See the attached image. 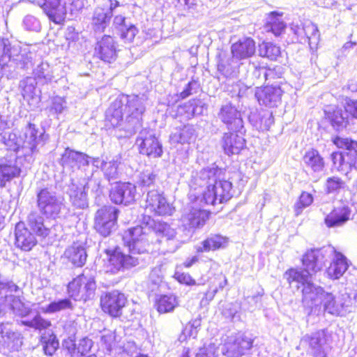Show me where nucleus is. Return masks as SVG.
I'll list each match as a JSON object with an SVG mask.
<instances>
[{
    "instance_id": "1",
    "label": "nucleus",
    "mask_w": 357,
    "mask_h": 357,
    "mask_svg": "<svg viewBox=\"0 0 357 357\" xmlns=\"http://www.w3.org/2000/svg\"><path fill=\"white\" fill-rule=\"evenodd\" d=\"M176 235L174 229L164 222L155 221L150 217L141 225L130 228L123 237L130 254L126 255L116 248L110 255L107 272L116 273L139 264L135 254L153 252L151 245L160 243L164 238L172 239Z\"/></svg>"
},
{
    "instance_id": "2",
    "label": "nucleus",
    "mask_w": 357,
    "mask_h": 357,
    "mask_svg": "<svg viewBox=\"0 0 357 357\" xmlns=\"http://www.w3.org/2000/svg\"><path fill=\"white\" fill-rule=\"evenodd\" d=\"M147 100L144 93L119 95L105 112L106 122L124 131V137L134 135L142 127V116Z\"/></svg>"
},
{
    "instance_id": "3",
    "label": "nucleus",
    "mask_w": 357,
    "mask_h": 357,
    "mask_svg": "<svg viewBox=\"0 0 357 357\" xmlns=\"http://www.w3.org/2000/svg\"><path fill=\"white\" fill-rule=\"evenodd\" d=\"M221 170L217 167H206L199 172H193L190 181L192 190L204 188L201 202L215 206L228 201L232 197V184L227 180H220Z\"/></svg>"
},
{
    "instance_id": "4",
    "label": "nucleus",
    "mask_w": 357,
    "mask_h": 357,
    "mask_svg": "<svg viewBox=\"0 0 357 357\" xmlns=\"http://www.w3.org/2000/svg\"><path fill=\"white\" fill-rule=\"evenodd\" d=\"M334 252V248L330 245L321 248L308 250L303 256L302 271L289 270L284 277L289 284V288L297 290H323L322 287H316L312 282V275L321 270L328 258Z\"/></svg>"
},
{
    "instance_id": "5",
    "label": "nucleus",
    "mask_w": 357,
    "mask_h": 357,
    "mask_svg": "<svg viewBox=\"0 0 357 357\" xmlns=\"http://www.w3.org/2000/svg\"><path fill=\"white\" fill-rule=\"evenodd\" d=\"M36 54L22 49L18 43L12 44L0 37V73L8 78L17 76V68L29 70L35 65Z\"/></svg>"
},
{
    "instance_id": "6",
    "label": "nucleus",
    "mask_w": 357,
    "mask_h": 357,
    "mask_svg": "<svg viewBox=\"0 0 357 357\" xmlns=\"http://www.w3.org/2000/svg\"><path fill=\"white\" fill-rule=\"evenodd\" d=\"M46 140L45 131L38 130L36 126L31 123H29L26 129L24 138L10 132L0 134V142L7 149L16 153L22 151V155L29 162L34 160L33 155L38 152V149L45 144Z\"/></svg>"
},
{
    "instance_id": "7",
    "label": "nucleus",
    "mask_w": 357,
    "mask_h": 357,
    "mask_svg": "<svg viewBox=\"0 0 357 357\" xmlns=\"http://www.w3.org/2000/svg\"><path fill=\"white\" fill-rule=\"evenodd\" d=\"M333 142L337 147L344 150L331 154L333 167L345 173L352 169L357 170V142L337 136L333 139Z\"/></svg>"
},
{
    "instance_id": "8",
    "label": "nucleus",
    "mask_w": 357,
    "mask_h": 357,
    "mask_svg": "<svg viewBox=\"0 0 357 357\" xmlns=\"http://www.w3.org/2000/svg\"><path fill=\"white\" fill-rule=\"evenodd\" d=\"M331 341L332 333L327 328H323L305 334L301 343L307 346V351L312 357H328Z\"/></svg>"
},
{
    "instance_id": "9",
    "label": "nucleus",
    "mask_w": 357,
    "mask_h": 357,
    "mask_svg": "<svg viewBox=\"0 0 357 357\" xmlns=\"http://www.w3.org/2000/svg\"><path fill=\"white\" fill-rule=\"evenodd\" d=\"M36 201L40 213L47 218H58L64 206L61 199L51 188L39 189L36 193Z\"/></svg>"
},
{
    "instance_id": "10",
    "label": "nucleus",
    "mask_w": 357,
    "mask_h": 357,
    "mask_svg": "<svg viewBox=\"0 0 357 357\" xmlns=\"http://www.w3.org/2000/svg\"><path fill=\"white\" fill-rule=\"evenodd\" d=\"M119 210L112 206L99 208L94 216V229L103 237L111 235L117 228Z\"/></svg>"
},
{
    "instance_id": "11",
    "label": "nucleus",
    "mask_w": 357,
    "mask_h": 357,
    "mask_svg": "<svg viewBox=\"0 0 357 357\" xmlns=\"http://www.w3.org/2000/svg\"><path fill=\"white\" fill-rule=\"evenodd\" d=\"M126 303L127 298L121 291H105L100 297L102 311L114 318L121 316Z\"/></svg>"
},
{
    "instance_id": "12",
    "label": "nucleus",
    "mask_w": 357,
    "mask_h": 357,
    "mask_svg": "<svg viewBox=\"0 0 357 357\" xmlns=\"http://www.w3.org/2000/svg\"><path fill=\"white\" fill-rule=\"evenodd\" d=\"M139 152L153 158H159L162 154V147L153 132L150 130H142L137 138Z\"/></svg>"
},
{
    "instance_id": "13",
    "label": "nucleus",
    "mask_w": 357,
    "mask_h": 357,
    "mask_svg": "<svg viewBox=\"0 0 357 357\" xmlns=\"http://www.w3.org/2000/svg\"><path fill=\"white\" fill-rule=\"evenodd\" d=\"M303 299L310 298L311 299L315 297L321 301L324 310L333 315L338 316L340 314L344 307L343 303L339 298L334 296L329 291H302Z\"/></svg>"
},
{
    "instance_id": "14",
    "label": "nucleus",
    "mask_w": 357,
    "mask_h": 357,
    "mask_svg": "<svg viewBox=\"0 0 357 357\" xmlns=\"http://www.w3.org/2000/svg\"><path fill=\"white\" fill-rule=\"evenodd\" d=\"M22 344L21 334L13 330L11 324H0V346L3 354L18 351Z\"/></svg>"
},
{
    "instance_id": "15",
    "label": "nucleus",
    "mask_w": 357,
    "mask_h": 357,
    "mask_svg": "<svg viewBox=\"0 0 357 357\" xmlns=\"http://www.w3.org/2000/svg\"><path fill=\"white\" fill-rule=\"evenodd\" d=\"M136 195V186L130 182L116 183L109 192V198L113 203L125 206L134 203Z\"/></svg>"
},
{
    "instance_id": "16",
    "label": "nucleus",
    "mask_w": 357,
    "mask_h": 357,
    "mask_svg": "<svg viewBox=\"0 0 357 357\" xmlns=\"http://www.w3.org/2000/svg\"><path fill=\"white\" fill-rule=\"evenodd\" d=\"M220 120L227 126L228 130L243 133V122L241 112L230 102L222 105L218 113Z\"/></svg>"
},
{
    "instance_id": "17",
    "label": "nucleus",
    "mask_w": 357,
    "mask_h": 357,
    "mask_svg": "<svg viewBox=\"0 0 357 357\" xmlns=\"http://www.w3.org/2000/svg\"><path fill=\"white\" fill-rule=\"evenodd\" d=\"M210 215L209 211L198 208L184 209L181 217L182 227L188 231H193L204 227Z\"/></svg>"
},
{
    "instance_id": "18",
    "label": "nucleus",
    "mask_w": 357,
    "mask_h": 357,
    "mask_svg": "<svg viewBox=\"0 0 357 357\" xmlns=\"http://www.w3.org/2000/svg\"><path fill=\"white\" fill-rule=\"evenodd\" d=\"M146 208L158 215H171L174 208L164 197L155 190H149L146 199Z\"/></svg>"
},
{
    "instance_id": "19",
    "label": "nucleus",
    "mask_w": 357,
    "mask_h": 357,
    "mask_svg": "<svg viewBox=\"0 0 357 357\" xmlns=\"http://www.w3.org/2000/svg\"><path fill=\"white\" fill-rule=\"evenodd\" d=\"M93 158L84 153L77 151L70 148H66L62 153L59 163L63 169L74 172L82 167L89 165V159Z\"/></svg>"
},
{
    "instance_id": "20",
    "label": "nucleus",
    "mask_w": 357,
    "mask_h": 357,
    "mask_svg": "<svg viewBox=\"0 0 357 357\" xmlns=\"http://www.w3.org/2000/svg\"><path fill=\"white\" fill-rule=\"evenodd\" d=\"M8 291H0V312L7 309L22 317L28 316L31 310L24 303L22 302L20 296L8 294Z\"/></svg>"
},
{
    "instance_id": "21",
    "label": "nucleus",
    "mask_w": 357,
    "mask_h": 357,
    "mask_svg": "<svg viewBox=\"0 0 357 357\" xmlns=\"http://www.w3.org/2000/svg\"><path fill=\"white\" fill-rule=\"evenodd\" d=\"M43 8L49 18L55 23L62 22L67 14L65 6L61 4L60 0H28Z\"/></svg>"
},
{
    "instance_id": "22",
    "label": "nucleus",
    "mask_w": 357,
    "mask_h": 357,
    "mask_svg": "<svg viewBox=\"0 0 357 357\" xmlns=\"http://www.w3.org/2000/svg\"><path fill=\"white\" fill-rule=\"evenodd\" d=\"M116 44L114 38L105 35L98 41L95 47V54L105 63H112L117 57Z\"/></svg>"
},
{
    "instance_id": "23",
    "label": "nucleus",
    "mask_w": 357,
    "mask_h": 357,
    "mask_svg": "<svg viewBox=\"0 0 357 357\" xmlns=\"http://www.w3.org/2000/svg\"><path fill=\"white\" fill-rule=\"evenodd\" d=\"M325 118L330 123L332 128L337 132L347 128L349 124V114L336 106L330 105L324 109Z\"/></svg>"
},
{
    "instance_id": "24",
    "label": "nucleus",
    "mask_w": 357,
    "mask_h": 357,
    "mask_svg": "<svg viewBox=\"0 0 357 357\" xmlns=\"http://www.w3.org/2000/svg\"><path fill=\"white\" fill-rule=\"evenodd\" d=\"M93 166L98 169H100L103 172L105 178L108 181H115L119 178V165L120 161L117 157L109 158H93L91 160Z\"/></svg>"
},
{
    "instance_id": "25",
    "label": "nucleus",
    "mask_w": 357,
    "mask_h": 357,
    "mask_svg": "<svg viewBox=\"0 0 357 357\" xmlns=\"http://www.w3.org/2000/svg\"><path fill=\"white\" fill-rule=\"evenodd\" d=\"M15 245L24 251H30L37 243L35 235L22 222L15 225Z\"/></svg>"
},
{
    "instance_id": "26",
    "label": "nucleus",
    "mask_w": 357,
    "mask_h": 357,
    "mask_svg": "<svg viewBox=\"0 0 357 357\" xmlns=\"http://www.w3.org/2000/svg\"><path fill=\"white\" fill-rule=\"evenodd\" d=\"M282 91L278 85L271 84L255 93V96L260 105L267 107H277L281 101Z\"/></svg>"
},
{
    "instance_id": "27",
    "label": "nucleus",
    "mask_w": 357,
    "mask_h": 357,
    "mask_svg": "<svg viewBox=\"0 0 357 357\" xmlns=\"http://www.w3.org/2000/svg\"><path fill=\"white\" fill-rule=\"evenodd\" d=\"M238 133L240 132L230 130L229 132H225L222 138V148L225 153L228 155L238 154L245 146V140Z\"/></svg>"
},
{
    "instance_id": "28",
    "label": "nucleus",
    "mask_w": 357,
    "mask_h": 357,
    "mask_svg": "<svg viewBox=\"0 0 357 357\" xmlns=\"http://www.w3.org/2000/svg\"><path fill=\"white\" fill-rule=\"evenodd\" d=\"M17 156L13 155L8 160L2 158L0 160V187L4 188L7 182L20 176L21 169L17 165Z\"/></svg>"
},
{
    "instance_id": "29",
    "label": "nucleus",
    "mask_w": 357,
    "mask_h": 357,
    "mask_svg": "<svg viewBox=\"0 0 357 357\" xmlns=\"http://www.w3.org/2000/svg\"><path fill=\"white\" fill-rule=\"evenodd\" d=\"M255 42L249 37L239 39L231 46V54L240 61L252 56L255 53Z\"/></svg>"
},
{
    "instance_id": "30",
    "label": "nucleus",
    "mask_w": 357,
    "mask_h": 357,
    "mask_svg": "<svg viewBox=\"0 0 357 357\" xmlns=\"http://www.w3.org/2000/svg\"><path fill=\"white\" fill-rule=\"evenodd\" d=\"M351 214V209L347 205H341L335 207L328 214L324 219L325 224L328 227H341L349 219Z\"/></svg>"
},
{
    "instance_id": "31",
    "label": "nucleus",
    "mask_w": 357,
    "mask_h": 357,
    "mask_svg": "<svg viewBox=\"0 0 357 357\" xmlns=\"http://www.w3.org/2000/svg\"><path fill=\"white\" fill-rule=\"evenodd\" d=\"M304 167L313 174L318 176L325 169V162L324 158L319 152L314 149H311L305 152L303 157Z\"/></svg>"
},
{
    "instance_id": "32",
    "label": "nucleus",
    "mask_w": 357,
    "mask_h": 357,
    "mask_svg": "<svg viewBox=\"0 0 357 357\" xmlns=\"http://www.w3.org/2000/svg\"><path fill=\"white\" fill-rule=\"evenodd\" d=\"M70 201L73 206L84 209L88 207V198L86 185L72 183L68 190Z\"/></svg>"
},
{
    "instance_id": "33",
    "label": "nucleus",
    "mask_w": 357,
    "mask_h": 357,
    "mask_svg": "<svg viewBox=\"0 0 357 357\" xmlns=\"http://www.w3.org/2000/svg\"><path fill=\"white\" fill-rule=\"evenodd\" d=\"M333 255H335L333 263L326 270L327 275L333 279L341 277L349 267L347 259L342 253L336 252L334 249Z\"/></svg>"
},
{
    "instance_id": "34",
    "label": "nucleus",
    "mask_w": 357,
    "mask_h": 357,
    "mask_svg": "<svg viewBox=\"0 0 357 357\" xmlns=\"http://www.w3.org/2000/svg\"><path fill=\"white\" fill-rule=\"evenodd\" d=\"M68 259L75 266H83L86 261L87 254L84 246L79 244H73L68 248L64 253Z\"/></svg>"
},
{
    "instance_id": "35",
    "label": "nucleus",
    "mask_w": 357,
    "mask_h": 357,
    "mask_svg": "<svg viewBox=\"0 0 357 357\" xmlns=\"http://www.w3.org/2000/svg\"><path fill=\"white\" fill-rule=\"evenodd\" d=\"M177 305V298L172 294H157L155 296L154 306L160 314L170 312Z\"/></svg>"
},
{
    "instance_id": "36",
    "label": "nucleus",
    "mask_w": 357,
    "mask_h": 357,
    "mask_svg": "<svg viewBox=\"0 0 357 357\" xmlns=\"http://www.w3.org/2000/svg\"><path fill=\"white\" fill-rule=\"evenodd\" d=\"M27 222L37 236L45 238L50 234V229L44 225V218L39 213L31 212L27 217Z\"/></svg>"
},
{
    "instance_id": "37",
    "label": "nucleus",
    "mask_w": 357,
    "mask_h": 357,
    "mask_svg": "<svg viewBox=\"0 0 357 357\" xmlns=\"http://www.w3.org/2000/svg\"><path fill=\"white\" fill-rule=\"evenodd\" d=\"M113 14L110 10L103 8H97L94 10L92 17V25L96 31H104L109 24Z\"/></svg>"
},
{
    "instance_id": "38",
    "label": "nucleus",
    "mask_w": 357,
    "mask_h": 357,
    "mask_svg": "<svg viewBox=\"0 0 357 357\" xmlns=\"http://www.w3.org/2000/svg\"><path fill=\"white\" fill-rule=\"evenodd\" d=\"M33 78L43 84L51 82L54 77L53 68L45 61H40L33 68Z\"/></svg>"
},
{
    "instance_id": "39",
    "label": "nucleus",
    "mask_w": 357,
    "mask_h": 357,
    "mask_svg": "<svg viewBox=\"0 0 357 357\" xmlns=\"http://www.w3.org/2000/svg\"><path fill=\"white\" fill-rule=\"evenodd\" d=\"M96 284L91 275L82 273L69 282L68 290H96Z\"/></svg>"
},
{
    "instance_id": "40",
    "label": "nucleus",
    "mask_w": 357,
    "mask_h": 357,
    "mask_svg": "<svg viewBox=\"0 0 357 357\" xmlns=\"http://www.w3.org/2000/svg\"><path fill=\"white\" fill-rule=\"evenodd\" d=\"M196 138V131L192 125L184 126L181 129H177L170 135V139L173 143L190 144Z\"/></svg>"
},
{
    "instance_id": "41",
    "label": "nucleus",
    "mask_w": 357,
    "mask_h": 357,
    "mask_svg": "<svg viewBox=\"0 0 357 357\" xmlns=\"http://www.w3.org/2000/svg\"><path fill=\"white\" fill-rule=\"evenodd\" d=\"M40 342L44 354L47 356H53L59 347V341L52 331L43 333L40 335Z\"/></svg>"
},
{
    "instance_id": "42",
    "label": "nucleus",
    "mask_w": 357,
    "mask_h": 357,
    "mask_svg": "<svg viewBox=\"0 0 357 357\" xmlns=\"http://www.w3.org/2000/svg\"><path fill=\"white\" fill-rule=\"evenodd\" d=\"M238 59L231 56L226 59H220L218 63V70L226 77H236L240 66Z\"/></svg>"
},
{
    "instance_id": "43",
    "label": "nucleus",
    "mask_w": 357,
    "mask_h": 357,
    "mask_svg": "<svg viewBox=\"0 0 357 357\" xmlns=\"http://www.w3.org/2000/svg\"><path fill=\"white\" fill-rule=\"evenodd\" d=\"M227 243L225 237L218 235L211 234L206 240L202 242V245L197 247L198 252H209L223 248Z\"/></svg>"
},
{
    "instance_id": "44",
    "label": "nucleus",
    "mask_w": 357,
    "mask_h": 357,
    "mask_svg": "<svg viewBox=\"0 0 357 357\" xmlns=\"http://www.w3.org/2000/svg\"><path fill=\"white\" fill-rule=\"evenodd\" d=\"M159 181L158 174L151 169H146L137 176V183L142 188H151L157 186Z\"/></svg>"
},
{
    "instance_id": "45",
    "label": "nucleus",
    "mask_w": 357,
    "mask_h": 357,
    "mask_svg": "<svg viewBox=\"0 0 357 357\" xmlns=\"http://www.w3.org/2000/svg\"><path fill=\"white\" fill-rule=\"evenodd\" d=\"M286 25L278 17L275 12H272L267 19L265 29L267 31H271L275 36H279L284 31Z\"/></svg>"
},
{
    "instance_id": "46",
    "label": "nucleus",
    "mask_w": 357,
    "mask_h": 357,
    "mask_svg": "<svg viewBox=\"0 0 357 357\" xmlns=\"http://www.w3.org/2000/svg\"><path fill=\"white\" fill-rule=\"evenodd\" d=\"M72 308L73 303L71 300L64 298L50 302L43 308V312L45 313H55L63 310Z\"/></svg>"
},
{
    "instance_id": "47",
    "label": "nucleus",
    "mask_w": 357,
    "mask_h": 357,
    "mask_svg": "<svg viewBox=\"0 0 357 357\" xmlns=\"http://www.w3.org/2000/svg\"><path fill=\"white\" fill-rule=\"evenodd\" d=\"M37 81L33 77H26L20 82L22 95L24 98H33L36 95Z\"/></svg>"
},
{
    "instance_id": "48",
    "label": "nucleus",
    "mask_w": 357,
    "mask_h": 357,
    "mask_svg": "<svg viewBox=\"0 0 357 357\" xmlns=\"http://www.w3.org/2000/svg\"><path fill=\"white\" fill-rule=\"evenodd\" d=\"M259 54L275 61L280 55V48L272 43H264L259 46Z\"/></svg>"
},
{
    "instance_id": "49",
    "label": "nucleus",
    "mask_w": 357,
    "mask_h": 357,
    "mask_svg": "<svg viewBox=\"0 0 357 357\" xmlns=\"http://www.w3.org/2000/svg\"><path fill=\"white\" fill-rule=\"evenodd\" d=\"M24 326L33 328L37 330H45L51 326V321L44 319L40 314H36L31 319L22 321Z\"/></svg>"
},
{
    "instance_id": "50",
    "label": "nucleus",
    "mask_w": 357,
    "mask_h": 357,
    "mask_svg": "<svg viewBox=\"0 0 357 357\" xmlns=\"http://www.w3.org/2000/svg\"><path fill=\"white\" fill-rule=\"evenodd\" d=\"M234 337L243 356L248 354L253 347L254 339L252 336L245 333H238Z\"/></svg>"
},
{
    "instance_id": "51",
    "label": "nucleus",
    "mask_w": 357,
    "mask_h": 357,
    "mask_svg": "<svg viewBox=\"0 0 357 357\" xmlns=\"http://www.w3.org/2000/svg\"><path fill=\"white\" fill-rule=\"evenodd\" d=\"M222 354L227 357H241L243 354L235 337L226 342L222 348Z\"/></svg>"
},
{
    "instance_id": "52",
    "label": "nucleus",
    "mask_w": 357,
    "mask_h": 357,
    "mask_svg": "<svg viewBox=\"0 0 357 357\" xmlns=\"http://www.w3.org/2000/svg\"><path fill=\"white\" fill-rule=\"evenodd\" d=\"M223 316L233 322L240 321V305L238 303L226 305L222 311Z\"/></svg>"
},
{
    "instance_id": "53",
    "label": "nucleus",
    "mask_w": 357,
    "mask_h": 357,
    "mask_svg": "<svg viewBox=\"0 0 357 357\" xmlns=\"http://www.w3.org/2000/svg\"><path fill=\"white\" fill-rule=\"evenodd\" d=\"M77 344L74 337H68L62 341V351L69 357H79Z\"/></svg>"
},
{
    "instance_id": "54",
    "label": "nucleus",
    "mask_w": 357,
    "mask_h": 357,
    "mask_svg": "<svg viewBox=\"0 0 357 357\" xmlns=\"http://www.w3.org/2000/svg\"><path fill=\"white\" fill-rule=\"evenodd\" d=\"M312 202V195L308 192H303L299 197V200L294 205L296 215H300L303 209L309 206Z\"/></svg>"
},
{
    "instance_id": "55",
    "label": "nucleus",
    "mask_w": 357,
    "mask_h": 357,
    "mask_svg": "<svg viewBox=\"0 0 357 357\" xmlns=\"http://www.w3.org/2000/svg\"><path fill=\"white\" fill-rule=\"evenodd\" d=\"M159 270H153L149 275V284L151 290L155 289H165L167 288V284L162 281V278L159 275Z\"/></svg>"
},
{
    "instance_id": "56",
    "label": "nucleus",
    "mask_w": 357,
    "mask_h": 357,
    "mask_svg": "<svg viewBox=\"0 0 357 357\" xmlns=\"http://www.w3.org/2000/svg\"><path fill=\"white\" fill-rule=\"evenodd\" d=\"M184 107L188 108V116L201 115L203 113L204 104L200 100H191L188 102V104H185Z\"/></svg>"
},
{
    "instance_id": "57",
    "label": "nucleus",
    "mask_w": 357,
    "mask_h": 357,
    "mask_svg": "<svg viewBox=\"0 0 357 357\" xmlns=\"http://www.w3.org/2000/svg\"><path fill=\"white\" fill-rule=\"evenodd\" d=\"M303 31L310 43H317L319 39V31L316 24L310 23L303 28Z\"/></svg>"
},
{
    "instance_id": "58",
    "label": "nucleus",
    "mask_w": 357,
    "mask_h": 357,
    "mask_svg": "<svg viewBox=\"0 0 357 357\" xmlns=\"http://www.w3.org/2000/svg\"><path fill=\"white\" fill-rule=\"evenodd\" d=\"M266 66H254L252 76L255 79L254 84H262L266 82Z\"/></svg>"
},
{
    "instance_id": "59",
    "label": "nucleus",
    "mask_w": 357,
    "mask_h": 357,
    "mask_svg": "<svg viewBox=\"0 0 357 357\" xmlns=\"http://www.w3.org/2000/svg\"><path fill=\"white\" fill-rule=\"evenodd\" d=\"M344 181L335 176L330 177L326 181V189L328 193L337 192L341 188H344Z\"/></svg>"
},
{
    "instance_id": "60",
    "label": "nucleus",
    "mask_w": 357,
    "mask_h": 357,
    "mask_svg": "<svg viewBox=\"0 0 357 357\" xmlns=\"http://www.w3.org/2000/svg\"><path fill=\"white\" fill-rule=\"evenodd\" d=\"M138 32V29L136 26L130 23L126 26H123L119 31L120 36L122 39L127 42H132L135 38L136 34Z\"/></svg>"
},
{
    "instance_id": "61",
    "label": "nucleus",
    "mask_w": 357,
    "mask_h": 357,
    "mask_svg": "<svg viewBox=\"0 0 357 357\" xmlns=\"http://www.w3.org/2000/svg\"><path fill=\"white\" fill-rule=\"evenodd\" d=\"M61 4L65 6L67 11L69 10L71 15L82 10L84 6V0H60Z\"/></svg>"
},
{
    "instance_id": "62",
    "label": "nucleus",
    "mask_w": 357,
    "mask_h": 357,
    "mask_svg": "<svg viewBox=\"0 0 357 357\" xmlns=\"http://www.w3.org/2000/svg\"><path fill=\"white\" fill-rule=\"evenodd\" d=\"M66 109V102L61 97H55L52 99L50 111L52 114H59L63 113Z\"/></svg>"
},
{
    "instance_id": "63",
    "label": "nucleus",
    "mask_w": 357,
    "mask_h": 357,
    "mask_svg": "<svg viewBox=\"0 0 357 357\" xmlns=\"http://www.w3.org/2000/svg\"><path fill=\"white\" fill-rule=\"evenodd\" d=\"M93 346V341L87 337L82 338L77 344L79 356H84L90 351Z\"/></svg>"
},
{
    "instance_id": "64",
    "label": "nucleus",
    "mask_w": 357,
    "mask_h": 357,
    "mask_svg": "<svg viewBox=\"0 0 357 357\" xmlns=\"http://www.w3.org/2000/svg\"><path fill=\"white\" fill-rule=\"evenodd\" d=\"M216 348L214 344H209L204 345L203 347L199 349L195 357H218L215 355Z\"/></svg>"
}]
</instances>
